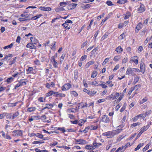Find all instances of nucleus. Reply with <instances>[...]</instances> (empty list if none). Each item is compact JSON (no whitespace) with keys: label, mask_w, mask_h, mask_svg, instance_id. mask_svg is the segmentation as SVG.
<instances>
[{"label":"nucleus","mask_w":152,"mask_h":152,"mask_svg":"<svg viewBox=\"0 0 152 152\" xmlns=\"http://www.w3.org/2000/svg\"><path fill=\"white\" fill-rule=\"evenodd\" d=\"M93 145L94 147V148H96L98 147L100 145H102V144L101 143H97L96 142H94L93 143Z\"/></svg>","instance_id":"22"},{"label":"nucleus","mask_w":152,"mask_h":152,"mask_svg":"<svg viewBox=\"0 0 152 152\" xmlns=\"http://www.w3.org/2000/svg\"><path fill=\"white\" fill-rule=\"evenodd\" d=\"M140 69L142 71V72L143 73H144L145 70V66L144 63L143 62H141L140 65Z\"/></svg>","instance_id":"12"},{"label":"nucleus","mask_w":152,"mask_h":152,"mask_svg":"<svg viewBox=\"0 0 152 152\" xmlns=\"http://www.w3.org/2000/svg\"><path fill=\"white\" fill-rule=\"evenodd\" d=\"M122 130V129H118L115 130L113 131V132L114 133V135L115 134H118L119 133L121 132Z\"/></svg>","instance_id":"24"},{"label":"nucleus","mask_w":152,"mask_h":152,"mask_svg":"<svg viewBox=\"0 0 152 152\" xmlns=\"http://www.w3.org/2000/svg\"><path fill=\"white\" fill-rule=\"evenodd\" d=\"M36 109V108L35 107H30L27 109V111L31 112L33 111H35Z\"/></svg>","instance_id":"28"},{"label":"nucleus","mask_w":152,"mask_h":152,"mask_svg":"<svg viewBox=\"0 0 152 152\" xmlns=\"http://www.w3.org/2000/svg\"><path fill=\"white\" fill-rule=\"evenodd\" d=\"M121 58L120 56H115L114 58V60L115 61H118Z\"/></svg>","instance_id":"39"},{"label":"nucleus","mask_w":152,"mask_h":152,"mask_svg":"<svg viewBox=\"0 0 152 152\" xmlns=\"http://www.w3.org/2000/svg\"><path fill=\"white\" fill-rule=\"evenodd\" d=\"M75 142L78 143L79 144H85L87 143L85 140L83 139L75 140Z\"/></svg>","instance_id":"7"},{"label":"nucleus","mask_w":152,"mask_h":152,"mask_svg":"<svg viewBox=\"0 0 152 152\" xmlns=\"http://www.w3.org/2000/svg\"><path fill=\"white\" fill-rule=\"evenodd\" d=\"M33 71V68L32 67H29L28 69H27V72H29V73H31Z\"/></svg>","instance_id":"40"},{"label":"nucleus","mask_w":152,"mask_h":152,"mask_svg":"<svg viewBox=\"0 0 152 152\" xmlns=\"http://www.w3.org/2000/svg\"><path fill=\"white\" fill-rule=\"evenodd\" d=\"M148 100V98L147 97H145L144 98H143L142 100L140 101V104H143L145 102H146Z\"/></svg>","instance_id":"30"},{"label":"nucleus","mask_w":152,"mask_h":152,"mask_svg":"<svg viewBox=\"0 0 152 152\" xmlns=\"http://www.w3.org/2000/svg\"><path fill=\"white\" fill-rule=\"evenodd\" d=\"M39 9L42 11H49L51 10V8L49 7H41Z\"/></svg>","instance_id":"8"},{"label":"nucleus","mask_w":152,"mask_h":152,"mask_svg":"<svg viewBox=\"0 0 152 152\" xmlns=\"http://www.w3.org/2000/svg\"><path fill=\"white\" fill-rule=\"evenodd\" d=\"M64 10V9L62 7H61L56 8L55 10V11L57 12H59L63 11Z\"/></svg>","instance_id":"33"},{"label":"nucleus","mask_w":152,"mask_h":152,"mask_svg":"<svg viewBox=\"0 0 152 152\" xmlns=\"http://www.w3.org/2000/svg\"><path fill=\"white\" fill-rule=\"evenodd\" d=\"M97 48H96L93 49V50L91 52V55H93L97 51Z\"/></svg>","instance_id":"54"},{"label":"nucleus","mask_w":152,"mask_h":152,"mask_svg":"<svg viewBox=\"0 0 152 152\" xmlns=\"http://www.w3.org/2000/svg\"><path fill=\"white\" fill-rule=\"evenodd\" d=\"M14 78L13 77H10L7 79V82L8 83H10L11 81L13 80Z\"/></svg>","instance_id":"47"},{"label":"nucleus","mask_w":152,"mask_h":152,"mask_svg":"<svg viewBox=\"0 0 152 152\" xmlns=\"http://www.w3.org/2000/svg\"><path fill=\"white\" fill-rule=\"evenodd\" d=\"M87 44V42L86 41L84 42L82 44V45L81 46V48H83L85 46H86Z\"/></svg>","instance_id":"62"},{"label":"nucleus","mask_w":152,"mask_h":152,"mask_svg":"<svg viewBox=\"0 0 152 152\" xmlns=\"http://www.w3.org/2000/svg\"><path fill=\"white\" fill-rule=\"evenodd\" d=\"M67 4L66 2H62L60 3V6H62V7H64Z\"/></svg>","instance_id":"45"},{"label":"nucleus","mask_w":152,"mask_h":152,"mask_svg":"<svg viewBox=\"0 0 152 152\" xmlns=\"http://www.w3.org/2000/svg\"><path fill=\"white\" fill-rule=\"evenodd\" d=\"M57 56V53H56L55 54L54 56H52L51 57V61L52 64L55 68H57L58 67V63L55 60V58H56Z\"/></svg>","instance_id":"1"},{"label":"nucleus","mask_w":152,"mask_h":152,"mask_svg":"<svg viewBox=\"0 0 152 152\" xmlns=\"http://www.w3.org/2000/svg\"><path fill=\"white\" fill-rule=\"evenodd\" d=\"M65 96V95L63 94L62 93H58L56 95V97H64Z\"/></svg>","instance_id":"32"},{"label":"nucleus","mask_w":152,"mask_h":152,"mask_svg":"<svg viewBox=\"0 0 152 152\" xmlns=\"http://www.w3.org/2000/svg\"><path fill=\"white\" fill-rule=\"evenodd\" d=\"M108 35V33H105V34L102 37L101 40L102 41L106 38Z\"/></svg>","instance_id":"37"},{"label":"nucleus","mask_w":152,"mask_h":152,"mask_svg":"<svg viewBox=\"0 0 152 152\" xmlns=\"http://www.w3.org/2000/svg\"><path fill=\"white\" fill-rule=\"evenodd\" d=\"M91 84V85L95 86H97L99 85L98 83L96 81H94L92 82Z\"/></svg>","instance_id":"48"},{"label":"nucleus","mask_w":152,"mask_h":152,"mask_svg":"<svg viewBox=\"0 0 152 152\" xmlns=\"http://www.w3.org/2000/svg\"><path fill=\"white\" fill-rule=\"evenodd\" d=\"M58 130L61 131L63 132H65L66 130L64 128V127L62 128H60L58 127L57 129Z\"/></svg>","instance_id":"52"},{"label":"nucleus","mask_w":152,"mask_h":152,"mask_svg":"<svg viewBox=\"0 0 152 152\" xmlns=\"http://www.w3.org/2000/svg\"><path fill=\"white\" fill-rule=\"evenodd\" d=\"M109 60V58H105L104 60V61L102 63V64L103 65H104Z\"/></svg>","instance_id":"49"},{"label":"nucleus","mask_w":152,"mask_h":152,"mask_svg":"<svg viewBox=\"0 0 152 152\" xmlns=\"http://www.w3.org/2000/svg\"><path fill=\"white\" fill-rule=\"evenodd\" d=\"M18 20L20 21H23L26 20H27L26 19L24 18H23H23H19Z\"/></svg>","instance_id":"57"},{"label":"nucleus","mask_w":152,"mask_h":152,"mask_svg":"<svg viewBox=\"0 0 152 152\" xmlns=\"http://www.w3.org/2000/svg\"><path fill=\"white\" fill-rule=\"evenodd\" d=\"M13 46V44L12 43L10 45L5 46L4 47V49L8 48H11Z\"/></svg>","instance_id":"44"},{"label":"nucleus","mask_w":152,"mask_h":152,"mask_svg":"<svg viewBox=\"0 0 152 152\" xmlns=\"http://www.w3.org/2000/svg\"><path fill=\"white\" fill-rule=\"evenodd\" d=\"M42 16L41 14L37 15L31 18L32 20H36Z\"/></svg>","instance_id":"34"},{"label":"nucleus","mask_w":152,"mask_h":152,"mask_svg":"<svg viewBox=\"0 0 152 152\" xmlns=\"http://www.w3.org/2000/svg\"><path fill=\"white\" fill-rule=\"evenodd\" d=\"M24 80L21 79L19 81V83L21 84V86L26 84V82L23 81Z\"/></svg>","instance_id":"23"},{"label":"nucleus","mask_w":152,"mask_h":152,"mask_svg":"<svg viewBox=\"0 0 152 152\" xmlns=\"http://www.w3.org/2000/svg\"><path fill=\"white\" fill-rule=\"evenodd\" d=\"M89 129H90L91 130H96L97 128V126H88Z\"/></svg>","instance_id":"25"},{"label":"nucleus","mask_w":152,"mask_h":152,"mask_svg":"<svg viewBox=\"0 0 152 152\" xmlns=\"http://www.w3.org/2000/svg\"><path fill=\"white\" fill-rule=\"evenodd\" d=\"M110 99H111L112 100H114L115 99V97L114 95L113 94H111V95H110Z\"/></svg>","instance_id":"60"},{"label":"nucleus","mask_w":152,"mask_h":152,"mask_svg":"<svg viewBox=\"0 0 152 152\" xmlns=\"http://www.w3.org/2000/svg\"><path fill=\"white\" fill-rule=\"evenodd\" d=\"M144 6L143 4H141L140 7L138 9V11L140 12H142L145 10Z\"/></svg>","instance_id":"13"},{"label":"nucleus","mask_w":152,"mask_h":152,"mask_svg":"<svg viewBox=\"0 0 152 152\" xmlns=\"http://www.w3.org/2000/svg\"><path fill=\"white\" fill-rule=\"evenodd\" d=\"M38 100L40 102H45V99H44V100L43 97H40L39 98Z\"/></svg>","instance_id":"55"},{"label":"nucleus","mask_w":152,"mask_h":152,"mask_svg":"<svg viewBox=\"0 0 152 152\" xmlns=\"http://www.w3.org/2000/svg\"><path fill=\"white\" fill-rule=\"evenodd\" d=\"M20 39H21V38H20V36H18L17 37V39L16 40V42H18V43H20Z\"/></svg>","instance_id":"61"},{"label":"nucleus","mask_w":152,"mask_h":152,"mask_svg":"<svg viewBox=\"0 0 152 152\" xmlns=\"http://www.w3.org/2000/svg\"><path fill=\"white\" fill-rule=\"evenodd\" d=\"M142 24L140 22L138 23L136 27V28L137 29V31L136 30H135V31L137 32L138 31L140 30L141 28H142Z\"/></svg>","instance_id":"14"},{"label":"nucleus","mask_w":152,"mask_h":152,"mask_svg":"<svg viewBox=\"0 0 152 152\" xmlns=\"http://www.w3.org/2000/svg\"><path fill=\"white\" fill-rule=\"evenodd\" d=\"M6 113H3L0 114V119H1L4 118L5 116L6 115Z\"/></svg>","instance_id":"38"},{"label":"nucleus","mask_w":152,"mask_h":152,"mask_svg":"<svg viewBox=\"0 0 152 152\" xmlns=\"http://www.w3.org/2000/svg\"><path fill=\"white\" fill-rule=\"evenodd\" d=\"M34 62L35 63V64L37 65H39L40 64V61L39 60L37 59H36L34 61Z\"/></svg>","instance_id":"63"},{"label":"nucleus","mask_w":152,"mask_h":152,"mask_svg":"<svg viewBox=\"0 0 152 152\" xmlns=\"http://www.w3.org/2000/svg\"><path fill=\"white\" fill-rule=\"evenodd\" d=\"M126 0H119L117 1V3L121 4H124L126 3Z\"/></svg>","instance_id":"36"},{"label":"nucleus","mask_w":152,"mask_h":152,"mask_svg":"<svg viewBox=\"0 0 152 152\" xmlns=\"http://www.w3.org/2000/svg\"><path fill=\"white\" fill-rule=\"evenodd\" d=\"M126 149V147H124L123 146L119 147L115 151V152H119L120 151H121V152H123Z\"/></svg>","instance_id":"21"},{"label":"nucleus","mask_w":152,"mask_h":152,"mask_svg":"<svg viewBox=\"0 0 152 152\" xmlns=\"http://www.w3.org/2000/svg\"><path fill=\"white\" fill-rule=\"evenodd\" d=\"M101 119L102 121L105 123H108L110 121L109 117L108 116L105 115H102Z\"/></svg>","instance_id":"6"},{"label":"nucleus","mask_w":152,"mask_h":152,"mask_svg":"<svg viewBox=\"0 0 152 152\" xmlns=\"http://www.w3.org/2000/svg\"><path fill=\"white\" fill-rule=\"evenodd\" d=\"M94 61H90L89 62H88L86 65V68H88V67L90 65L93 64L94 63Z\"/></svg>","instance_id":"31"},{"label":"nucleus","mask_w":152,"mask_h":152,"mask_svg":"<svg viewBox=\"0 0 152 152\" xmlns=\"http://www.w3.org/2000/svg\"><path fill=\"white\" fill-rule=\"evenodd\" d=\"M30 14H22L21 15V16L22 17H25L26 18H28V17L30 15Z\"/></svg>","instance_id":"43"},{"label":"nucleus","mask_w":152,"mask_h":152,"mask_svg":"<svg viewBox=\"0 0 152 152\" xmlns=\"http://www.w3.org/2000/svg\"><path fill=\"white\" fill-rule=\"evenodd\" d=\"M30 39L33 44H36L38 42V40L36 39L34 37H30Z\"/></svg>","instance_id":"11"},{"label":"nucleus","mask_w":152,"mask_h":152,"mask_svg":"<svg viewBox=\"0 0 152 152\" xmlns=\"http://www.w3.org/2000/svg\"><path fill=\"white\" fill-rule=\"evenodd\" d=\"M6 118L7 119H13L12 115L11 113H7L6 115Z\"/></svg>","instance_id":"20"},{"label":"nucleus","mask_w":152,"mask_h":152,"mask_svg":"<svg viewBox=\"0 0 152 152\" xmlns=\"http://www.w3.org/2000/svg\"><path fill=\"white\" fill-rule=\"evenodd\" d=\"M86 120H82V119H81V120H80L78 121V125H79V126H82L84 123L85 122H86Z\"/></svg>","instance_id":"19"},{"label":"nucleus","mask_w":152,"mask_h":152,"mask_svg":"<svg viewBox=\"0 0 152 152\" xmlns=\"http://www.w3.org/2000/svg\"><path fill=\"white\" fill-rule=\"evenodd\" d=\"M12 135L14 137L21 136L23 135L22 131L21 130H15L12 132Z\"/></svg>","instance_id":"2"},{"label":"nucleus","mask_w":152,"mask_h":152,"mask_svg":"<svg viewBox=\"0 0 152 152\" xmlns=\"http://www.w3.org/2000/svg\"><path fill=\"white\" fill-rule=\"evenodd\" d=\"M87 57V56L86 55H84V56H82L80 59V61H83Z\"/></svg>","instance_id":"56"},{"label":"nucleus","mask_w":152,"mask_h":152,"mask_svg":"<svg viewBox=\"0 0 152 152\" xmlns=\"http://www.w3.org/2000/svg\"><path fill=\"white\" fill-rule=\"evenodd\" d=\"M71 87V85L69 83L65 84L61 87L62 91H65L69 90Z\"/></svg>","instance_id":"4"},{"label":"nucleus","mask_w":152,"mask_h":152,"mask_svg":"<svg viewBox=\"0 0 152 152\" xmlns=\"http://www.w3.org/2000/svg\"><path fill=\"white\" fill-rule=\"evenodd\" d=\"M128 61V58L127 57L125 58L122 60V62L123 63H125Z\"/></svg>","instance_id":"59"},{"label":"nucleus","mask_w":152,"mask_h":152,"mask_svg":"<svg viewBox=\"0 0 152 152\" xmlns=\"http://www.w3.org/2000/svg\"><path fill=\"white\" fill-rule=\"evenodd\" d=\"M97 73V72L96 71H94L92 72V75L91 76V77L94 78L96 76Z\"/></svg>","instance_id":"27"},{"label":"nucleus","mask_w":152,"mask_h":152,"mask_svg":"<svg viewBox=\"0 0 152 152\" xmlns=\"http://www.w3.org/2000/svg\"><path fill=\"white\" fill-rule=\"evenodd\" d=\"M115 50L118 53H121L123 51V49L121 46H118L116 48Z\"/></svg>","instance_id":"15"},{"label":"nucleus","mask_w":152,"mask_h":152,"mask_svg":"<svg viewBox=\"0 0 152 152\" xmlns=\"http://www.w3.org/2000/svg\"><path fill=\"white\" fill-rule=\"evenodd\" d=\"M19 115V113L18 111H17L14 113L12 115L13 118V119H14L16 117H17Z\"/></svg>","instance_id":"35"},{"label":"nucleus","mask_w":152,"mask_h":152,"mask_svg":"<svg viewBox=\"0 0 152 152\" xmlns=\"http://www.w3.org/2000/svg\"><path fill=\"white\" fill-rule=\"evenodd\" d=\"M135 69L134 68H132L130 67L128 68L127 69L126 72V75H132L134 72H135L134 71Z\"/></svg>","instance_id":"5"},{"label":"nucleus","mask_w":152,"mask_h":152,"mask_svg":"<svg viewBox=\"0 0 152 152\" xmlns=\"http://www.w3.org/2000/svg\"><path fill=\"white\" fill-rule=\"evenodd\" d=\"M114 133L113 131H109L103 133L102 135L103 136H107L108 138H111L113 137L114 135Z\"/></svg>","instance_id":"3"},{"label":"nucleus","mask_w":152,"mask_h":152,"mask_svg":"<svg viewBox=\"0 0 152 152\" xmlns=\"http://www.w3.org/2000/svg\"><path fill=\"white\" fill-rule=\"evenodd\" d=\"M140 124V123L139 122L133 123L131 125V127H133L138 125H139Z\"/></svg>","instance_id":"42"},{"label":"nucleus","mask_w":152,"mask_h":152,"mask_svg":"<svg viewBox=\"0 0 152 152\" xmlns=\"http://www.w3.org/2000/svg\"><path fill=\"white\" fill-rule=\"evenodd\" d=\"M96 92L95 91H90L89 94V95L90 96H94L96 93Z\"/></svg>","instance_id":"41"},{"label":"nucleus","mask_w":152,"mask_h":152,"mask_svg":"<svg viewBox=\"0 0 152 152\" xmlns=\"http://www.w3.org/2000/svg\"><path fill=\"white\" fill-rule=\"evenodd\" d=\"M55 85L54 83L53 82L51 83L50 84L49 83H47L46 84V86L48 88H49L50 87H53Z\"/></svg>","instance_id":"29"},{"label":"nucleus","mask_w":152,"mask_h":152,"mask_svg":"<svg viewBox=\"0 0 152 152\" xmlns=\"http://www.w3.org/2000/svg\"><path fill=\"white\" fill-rule=\"evenodd\" d=\"M85 148L86 149H94L95 148L94 147V146H93L91 145H86L85 146Z\"/></svg>","instance_id":"16"},{"label":"nucleus","mask_w":152,"mask_h":152,"mask_svg":"<svg viewBox=\"0 0 152 152\" xmlns=\"http://www.w3.org/2000/svg\"><path fill=\"white\" fill-rule=\"evenodd\" d=\"M71 94L72 95H73L75 96H77L78 95L77 93L74 91H72Z\"/></svg>","instance_id":"51"},{"label":"nucleus","mask_w":152,"mask_h":152,"mask_svg":"<svg viewBox=\"0 0 152 152\" xmlns=\"http://www.w3.org/2000/svg\"><path fill=\"white\" fill-rule=\"evenodd\" d=\"M139 78L138 77H135L134 79V82H133V83L134 82V84H135L136 83H137L139 80Z\"/></svg>","instance_id":"53"},{"label":"nucleus","mask_w":152,"mask_h":152,"mask_svg":"<svg viewBox=\"0 0 152 152\" xmlns=\"http://www.w3.org/2000/svg\"><path fill=\"white\" fill-rule=\"evenodd\" d=\"M12 56L11 54H9L7 55H6L5 57L4 58V59L7 60L8 59V58L11 57Z\"/></svg>","instance_id":"58"},{"label":"nucleus","mask_w":152,"mask_h":152,"mask_svg":"<svg viewBox=\"0 0 152 152\" xmlns=\"http://www.w3.org/2000/svg\"><path fill=\"white\" fill-rule=\"evenodd\" d=\"M149 126L147 125L146 126H144L140 129V132L142 134L146 130L149 128Z\"/></svg>","instance_id":"10"},{"label":"nucleus","mask_w":152,"mask_h":152,"mask_svg":"<svg viewBox=\"0 0 152 152\" xmlns=\"http://www.w3.org/2000/svg\"><path fill=\"white\" fill-rule=\"evenodd\" d=\"M77 5V4H76L72 3L70 4L69 5V7H70V8H68V9L69 10L74 9L76 7Z\"/></svg>","instance_id":"18"},{"label":"nucleus","mask_w":152,"mask_h":152,"mask_svg":"<svg viewBox=\"0 0 152 152\" xmlns=\"http://www.w3.org/2000/svg\"><path fill=\"white\" fill-rule=\"evenodd\" d=\"M47 106L43 108L42 109V110H43L46 109H50L53 106V105L52 104H46Z\"/></svg>","instance_id":"17"},{"label":"nucleus","mask_w":152,"mask_h":152,"mask_svg":"<svg viewBox=\"0 0 152 152\" xmlns=\"http://www.w3.org/2000/svg\"><path fill=\"white\" fill-rule=\"evenodd\" d=\"M114 95L115 98V99H116L119 97V94L118 93L116 92L114 94Z\"/></svg>","instance_id":"64"},{"label":"nucleus","mask_w":152,"mask_h":152,"mask_svg":"<svg viewBox=\"0 0 152 152\" xmlns=\"http://www.w3.org/2000/svg\"><path fill=\"white\" fill-rule=\"evenodd\" d=\"M106 3L109 6H111L113 5L112 2L110 1H106Z\"/></svg>","instance_id":"50"},{"label":"nucleus","mask_w":152,"mask_h":152,"mask_svg":"<svg viewBox=\"0 0 152 152\" xmlns=\"http://www.w3.org/2000/svg\"><path fill=\"white\" fill-rule=\"evenodd\" d=\"M144 143H140L137 146V147L135 148L134 149L135 151H137V150H138L142 146L144 145Z\"/></svg>","instance_id":"26"},{"label":"nucleus","mask_w":152,"mask_h":152,"mask_svg":"<svg viewBox=\"0 0 152 152\" xmlns=\"http://www.w3.org/2000/svg\"><path fill=\"white\" fill-rule=\"evenodd\" d=\"M138 58V57L137 56H134L132 57L130 59V61L133 62L136 64L138 63V60L137 59H135V58Z\"/></svg>","instance_id":"9"},{"label":"nucleus","mask_w":152,"mask_h":152,"mask_svg":"<svg viewBox=\"0 0 152 152\" xmlns=\"http://www.w3.org/2000/svg\"><path fill=\"white\" fill-rule=\"evenodd\" d=\"M36 136L41 139L43 138V137L42 134L39 133L36 134Z\"/></svg>","instance_id":"46"}]
</instances>
